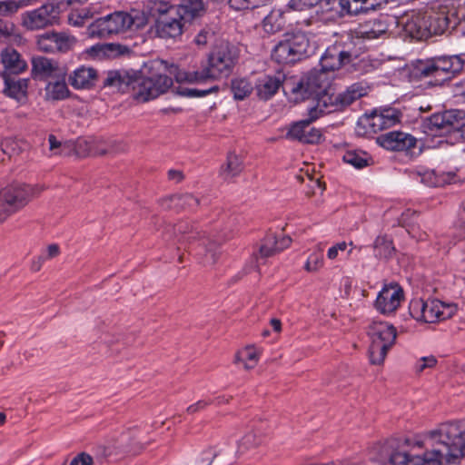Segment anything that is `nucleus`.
<instances>
[{
    "instance_id": "obj_60",
    "label": "nucleus",
    "mask_w": 465,
    "mask_h": 465,
    "mask_svg": "<svg viewBox=\"0 0 465 465\" xmlns=\"http://www.w3.org/2000/svg\"><path fill=\"white\" fill-rule=\"evenodd\" d=\"M48 143H49V150L53 153V154H57L58 153L57 149L60 148L61 143L53 134L49 135Z\"/></svg>"
},
{
    "instance_id": "obj_28",
    "label": "nucleus",
    "mask_w": 465,
    "mask_h": 465,
    "mask_svg": "<svg viewBox=\"0 0 465 465\" xmlns=\"http://www.w3.org/2000/svg\"><path fill=\"white\" fill-rule=\"evenodd\" d=\"M312 98L316 103L309 108L311 119H317L322 114H329L340 106L339 103L335 101V95L330 94L328 89L320 95L312 96Z\"/></svg>"
},
{
    "instance_id": "obj_47",
    "label": "nucleus",
    "mask_w": 465,
    "mask_h": 465,
    "mask_svg": "<svg viewBox=\"0 0 465 465\" xmlns=\"http://www.w3.org/2000/svg\"><path fill=\"white\" fill-rule=\"evenodd\" d=\"M320 0H290L286 5L287 11H307L319 4Z\"/></svg>"
},
{
    "instance_id": "obj_6",
    "label": "nucleus",
    "mask_w": 465,
    "mask_h": 465,
    "mask_svg": "<svg viewBox=\"0 0 465 465\" xmlns=\"http://www.w3.org/2000/svg\"><path fill=\"white\" fill-rule=\"evenodd\" d=\"M336 69H325L320 61V68L312 69L306 75L298 81L291 79L285 87L295 95L296 99H307L314 95H320L329 88L331 75Z\"/></svg>"
},
{
    "instance_id": "obj_54",
    "label": "nucleus",
    "mask_w": 465,
    "mask_h": 465,
    "mask_svg": "<svg viewBox=\"0 0 465 465\" xmlns=\"http://www.w3.org/2000/svg\"><path fill=\"white\" fill-rule=\"evenodd\" d=\"M437 362V360L433 356H428L421 358L416 365V371L419 372L423 371L427 368L433 367Z\"/></svg>"
},
{
    "instance_id": "obj_53",
    "label": "nucleus",
    "mask_w": 465,
    "mask_h": 465,
    "mask_svg": "<svg viewBox=\"0 0 465 465\" xmlns=\"http://www.w3.org/2000/svg\"><path fill=\"white\" fill-rule=\"evenodd\" d=\"M92 456L85 452L79 453L70 462V465H93Z\"/></svg>"
},
{
    "instance_id": "obj_32",
    "label": "nucleus",
    "mask_w": 465,
    "mask_h": 465,
    "mask_svg": "<svg viewBox=\"0 0 465 465\" xmlns=\"http://www.w3.org/2000/svg\"><path fill=\"white\" fill-rule=\"evenodd\" d=\"M412 177L420 178V183L427 186H443L450 183L452 177L448 174H437L433 170H429L424 167H417L411 171Z\"/></svg>"
},
{
    "instance_id": "obj_62",
    "label": "nucleus",
    "mask_w": 465,
    "mask_h": 465,
    "mask_svg": "<svg viewBox=\"0 0 465 465\" xmlns=\"http://www.w3.org/2000/svg\"><path fill=\"white\" fill-rule=\"evenodd\" d=\"M168 178L175 183H179L183 179V174L178 170H170L168 172Z\"/></svg>"
},
{
    "instance_id": "obj_36",
    "label": "nucleus",
    "mask_w": 465,
    "mask_h": 465,
    "mask_svg": "<svg viewBox=\"0 0 465 465\" xmlns=\"http://www.w3.org/2000/svg\"><path fill=\"white\" fill-rule=\"evenodd\" d=\"M242 171V162L241 158L235 153H229L225 165H223L220 170V176L229 181L237 176Z\"/></svg>"
},
{
    "instance_id": "obj_5",
    "label": "nucleus",
    "mask_w": 465,
    "mask_h": 465,
    "mask_svg": "<svg viewBox=\"0 0 465 465\" xmlns=\"http://www.w3.org/2000/svg\"><path fill=\"white\" fill-rule=\"evenodd\" d=\"M464 118L462 111H445L424 118L420 127L423 133L430 136H450V142L452 143L461 140Z\"/></svg>"
},
{
    "instance_id": "obj_40",
    "label": "nucleus",
    "mask_w": 465,
    "mask_h": 465,
    "mask_svg": "<svg viewBox=\"0 0 465 465\" xmlns=\"http://www.w3.org/2000/svg\"><path fill=\"white\" fill-rule=\"evenodd\" d=\"M374 254L380 258H389L394 252L392 242L386 236H378L373 242Z\"/></svg>"
},
{
    "instance_id": "obj_25",
    "label": "nucleus",
    "mask_w": 465,
    "mask_h": 465,
    "mask_svg": "<svg viewBox=\"0 0 465 465\" xmlns=\"http://www.w3.org/2000/svg\"><path fill=\"white\" fill-rule=\"evenodd\" d=\"M1 62L4 66V71L1 73L3 77L17 75L27 68L26 62L13 48H6L1 53Z\"/></svg>"
},
{
    "instance_id": "obj_15",
    "label": "nucleus",
    "mask_w": 465,
    "mask_h": 465,
    "mask_svg": "<svg viewBox=\"0 0 465 465\" xmlns=\"http://www.w3.org/2000/svg\"><path fill=\"white\" fill-rule=\"evenodd\" d=\"M77 39L67 32L51 31L37 37V46L40 51L49 54L67 53L76 45Z\"/></svg>"
},
{
    "instance_id": "obj_12",
    "label": "nucleus",
    "mask_w": 465,
    "mask_h": 465,
    "mask_svg": "<svg viewBox=\"0 0 465 465\" xmlns=\"http://www.w3.org/2000/svg\"><path fill=\"white\" fill-rule=\"evenodd\" d=\"M308 48L307 37L302 34H296L277 44L272 57L279 64H293L306 55Z\"/></svg>"
},
{
    "instance_id": "obj_7",
    "label": "nucleus",
    "mask_w": 465,
    "mask_h": 465,
    "mask_svg": "<svg viewBox=\"0 0 465 465\" xmlns=\"http://www.w3.org/2000/svg\"><path fill=\"white\" fill-rule=\"evenodd\" d=\"M370 338L369 356L372 364H381L388 351L397 337L393 325L383 322H373L368 329Z\"/></svg>"
},
{
    "instance_id": "obj_34",
    "label": "nucleus",
    "mask_w": 465,
    "mask_h": 465,
    "mask_svg": "<svg viewBox=\"0 0 465 465\" xmlns=\"http://www.w3.org/2000/svg\"><path fill=\"white\" fill-rule=\"evenodd\" d=\"M368 93V87L362 83H355L350 85L344 92L335 95V101L341 107L350 105L355 100L364 96Z\"/></svg>"
},
{
    "instance_id": "obj_43",
    "label": "nucleus",
    "mask_w": 465,
    "mask_h": 465,
    "mask_svg": "<svg viewBox=\"0 0 465 465\" xmlns=\"http://www.w3.org/2000/svg\"><path fill=\"white\" fill-rule=\"evenodd\" d=\"M237 359L243 362L245 369H252L259 360V352L253 346H248L239 351Z\"/></svg>"
},
{
    "instance_id": "obj_29",
    "label": "nucleus",
    "mask_w": 465,
    "mask_h": 465,
    "mask_svg": "<svg viewBox=\"0 0 465 465\" xmlns=\"http://www.w3.org/2000/svg\"><path fill=\"white\" fill-rule=\"evenodd\" d=\"M133 80L125 72L110 71L104 79V87L112 92L125 93L131 91Z\"/></svg>"
},
{
    "instance_id": "obj_59",
    "label": "nucleus",
    "mask_w": 465,
    "mask_h": 465,
    "mask_svg": "<svg viewBox=\"0 0 465 465\" xmlns=\"http://www.w3.org/2000/svg\"><path fill=\"white\" fill-rule=\"evenodd\" d=\"M60 253V248L57 244H50L46 249V253L43 254L46 260L53 259L58 256Z\"/></svg>"
},
{
    "instance_id": "obj_41",
    "label": "nucleus",
    "mask_w": 465,
    "mask_h": 465,
    "mask_svg": "<svg viewBox=\"0 0 465 465\" xmlns=\"http://www.w3.org/2000/svg\"><path fill=\"white\" fill-rule=\"evenodd\" d=\"M231 88L234 98L237 100L244 99L253 89L252 83L245 78L232 80Z\"/></svg>"
},
{
    "instance_id": "obj_2",
    "label": "nucleus",
    "mask_w": 465,
    "mask_h": 465,
    "mask_svg": "<svg viewBox=\"0 0 465 465\" xmlns=\"http://www.w3.org/2000/svg\"><path fill=\"white\" fill-rule=\"evenodd\" d=\"M365 46L353 31L341 34L335 42L327 47L322 55V64L325 69H340L347 64H351L355 71L368 72L369 61L360 58Z\"/></svg>"
},
{
    "instance_id": "obj_11",
    "label": "nucleus",
    "mask_w": 465,
    "mask_h": 465,
    "mask_svg": "<svg viewBox=\"0 0 465 465\" xmlns=\"http://www.w3.org/2000/svg\"><path fill=\"white\" fill-rule=\"evenodd\" d=\"M172 84V77L165 74L137 76L133 80L131 94L138 103H145L164 94Z\"/></svg>"
},
{
    "instance_id": "obj_35",
    "label": "nucleus",
    "mask_w": 465,
    "mask_h": 465,
    "mask_svg": "<svg viewBox=\"0 0 465 465\" xmlns=\"http://www.w3.org/2000/svg\"><path fill=\"white\" fill-rule=\"evenodd\" d=\"M199 200L192 194H176L163 200V206L167 209H193Z\"/></svg>"
},
{
    "instance_id": "obj_21",
    "label": "nucleus",
    "mask_w": 465,
    "mask_h": 465,
    "mask_svg": "<svg viewBox=\"0 0 465 465\" xmlns=\"http://www.w3.org/2000/svg\"><path fill=\"white\" fill-rule=\"evenodd\" d=\"M365 121L373 133L395 125L400 121V112L395 108H384L380 111H374Z\"/></svg>"
},
{
    "instance_id": "obj_64",
    "label": "nucleus",
    "mask_w": 465,
    "mask_h": 465,
    "mask_svg": "<svg viewBox=\"0 0 465 465\" xmlns=\"http://www.w3.org/2000/svg\"><path fill=\"white\" fill-rule=\"evenodd\" d=\"M271 326L272 327V329L275 331H280L281 329H282V323L280 322V320L278 319H272L271 320Z\"/></svg>"
},
{
    "instance_id": "obj_39",
    "label": "nucleus",
    "mask_w": 465,
    "mask_h": 465,
    "mask_svg": "<svg viewBox=\"0 0 465 465\" xmlns=\"http://www.w3.org/2000/svg\"><path fill=\"white\" fill-rule=\"evenodd\" d=\"M342 159L346 163L357 169L368 166L371 161V157L368 153L361 150H348L343 154Z\"/></svg>"
},
{
    "instance_id": "obj_23",
    "label": "nucleus",
    "mask_w": 465,
    "mask_h": 465,
    "mask_svg": "<svg viewBox=\"0 0 465 465\" xmlns=\"http://www.w3.org/2000/svg\"><path fill=\"white\" fill-rule=\"evenodd\" d=\"M389 26L384 19H372L361 24L354 32L363 44L365 40H374L386 35Z\"/></svg>"
},
{
    "instance_id": "obj_46",
    "label": "nucleus",
    "mask_w": 465,
    "mask_h": 465,
    "mask_svg": "<svg viewBox=\"0 0 465 465\" xmlns=\"http://www.w3.org/2000/svg\"><path fill=\"white\" fill-rule=\"evenodd\" d=\"M324 264V259L322 254V250L319 249L316 252H313L308 257L304 268L308 272H317L319 271Z\"/></svg>"
},
{
    "instance_id": "obj_24",
    "label": "nucleus",
    "mask_w": 465,
    "mask_h": 465,
    "mask_svg": "<svg viewBox=\"0 0 465 465\" xmlns=\"http://www.w3.org/2000/svg\"><path fill=\"white\" fill-rule=\"evenodd\" d=\"M381 144L387 150L405 151L415 146L416 139L406 133L391 132L380 137Z\"/></svg>"
},
{
    "instance_id": "obj_48",
    "label": "nucleus",
    "mask_w": 465,
    "mask_h": 465,
    "mask_svg": "<svg viewBox=\"0 0 465 465\" xmlns=\"http://www.w3.org/2000/svg\"><path fill=\"white\" fill-rule=\"evenodd\" d=\"M278 243L277 238L273 235L267 236L260 247L259 252L262 257H270L278 252L275 250L276 244Z\"/></svg>"
},
{
    "instance_id": "obj_52",
    "label": "nucleus",
    "mask_w": 465,
    "mask_h": 465,
    "mask_svg": "<svg viewBox=\"0 0 465 465\" xmlns=\"http://www.w3.org/2000/svg\"><path fill=\"white\" fill-rule=\"evenodd\" d=\"M15 25L10 21L0 19V35L9 37L15 35Z\"/></svg>"
},
{
    "instance_id": "obj_26",
    "label": "nucleus",
    "mask_w": 465,
    "mask_h": 465,
    "mask_svg": "<svg viewBox=\"0 0 465 465\" xmlns=\"http://www.w3.org/2000/svg\"><path fill=\"white\" fill-rule=\"evenodd\" d=\"M32 74L35 77L45 79L64 74L59 63L45 56H36L32 59Z\"/></svg>"
},
{
    "instance_id": "obj_45",
    "label": "nucleus",
    "mask_w": 465,
    "mask_h": 465,
    "mask_svg": "<svg viewBox=\"0 0 465 465\" xmlns=\"http://www.w3.org/2000/svg\"><path fill=\"white\" fill-rule=\"evenodd\" d=\"M262 440L257 435L256 432H249L245 434L242 439L238 443V450L237 452L243 453L249 449H252L255 446H258L261 443Z\"/></svg>"
},
{
    "instance_id": "obj_9",
    "label": "nucleus",
    "mask_w": 465,
    "mask_h": 465,
    "mask_svg": "<svg viewBox=\"0 0 465 465\" xmlns=\"http://www.w3.org/2000/svg\"><path fill=\"white\" fill-rule=\"evenodd\" d=\"M39 189L27 184H12L0 190V223L25 207L39 193Z\"/></svg>"
},
{
    "instance_id": "obj_51",
    "label": "nucleus",
    "mask_w": 465,
    "mask_h": 465,
    "mask_svg": "<svg viewBox=\"0 0 465 465\" xmlns=\"http://www.w3.org/2000/svg\"><path fill=\"white\" fill-rule=\"evenodd\" d=\"M348 245L352 246V242L347 243L346 242H340L330 247L327 251V257L329 260H335L338 258L340 252H345L348 248Z\"/></svg>"
},
{
    "instance_id": "obj_3",
    "label": "nucleus",
    "mask_w": 465,
    "mask_h": 465,
    "mask_svg": "<svg viewBox=\"0 0 465 465\" xmlns=\"http://www.w3.org/2000/svg\"><path fill=\"white\" fill-rule=\"evenodd\" d=\"M236 59V53L232 47L227 45H221L210 54L207 64L202 70L188 73L181 70L176 65H172L169 68V73L173 75L178 83H203L209 79L228 76Z\"/></svg>"
},
{
    "instance_id": "obj_1",
    "label": "nucleus",
    "mask_w": 465,
    "mask_h": 465,
    "mask_svg": "<svg viewBox=\"0 0 465 465\" xmlns=\"http://www.w3.org/2000/svg\"><path fill=\"white\" fill-rule=\"evenodd\" d=\"M465 427L460 421L446 422L429 430L421 440H406L392 450L387 465H449L464 457Z\"/></svg>"
},
{
    "instance_id": "obj_31",
    "label": "nucleus",
    "mask_w": 465,
    "mask_h": 465,
    "mask_svg": "<svg viewBox=\"0 0 465 465\" xmlns=\"http://www.w3.org/2000/svg\"><path fill=\"white\" fill-rule=\"evenodd\" d=\"M5 93L15 100L21 102L25 99L27 88H28V79L27 78H19L16 75L5 76Z\"/></svg>"
},
{
    "instance_id": "obj_16",
    "label": "nucleus",
    "mask_w": 465,
    "mask_h": 465,
    "mask_svg": "<svg viewBox=\"0 0 465 465\" xmlns=\"http://www.w3.org/2000/svg\"><path fill=\"white\" fill-rule=\"evenodd\" d=\"M425 23L427 24L430 36L433 35H442L445 31L457 25L456 17L450 14L446 6L436 9L431 7L423 11Z\"/></svg>"
},
{
    "instance_id": "obj_30",
    "label": "nucleus",
    "mask_w": 465,
    "mask_h": 465,
    "mask_svg": "<svg viewBox=\"0 0 465 465\" xmlns=\"http://www.w3.org/2000/svg\"><path fill=\"white\" fill-rule=\"evenodd\" d=\"M172 7L179 13L186 23L203 15L205 13L203 0H182L180 5Z\"/></svg>"
},
{
    "instance_id": "obj_10",
    "label": "nucleus",
    "mask_w": 465,
    "mask_h": 465,
    "mask_svg": "<svg viewBox=\"0 0 465 465\" xmlns=\"http://www.w3.org/2000/svg\"><path fill=\"white\" fill-rule=\"evenodd\" d=\"M153 14L160 16L155 23V31L161 38H177L182 35L185 21L172 6L163 1L154 2L151 6Z\"/></svg>"
},
{
    "instance_id": "obj_44",
    "label": "nucleus",
    "mask_w": 465,
    "mask_h": 465,
    "mask_svg": "<svg viewBox=\"0 0 465 465\" xmlns=\"http://www.w3.org/2000/svg\"><path fill=\"white\" fill-rule=\"evenodd\" d=\"M414 70L417 76L432 77L436 81V64L434 58L427 61H419Z\"/></svg>"
},
{
    "instance_id": "obj_18",
    "label": "nucleus",
    "mask_w": 465,
    "mask_h": 465,
    "mask_svg": "<svg viewBox=\"0 0 465 465\" xmlns=\"http://www.w3.org/2000/svg\"><path fill=\"white\" fill-rule=\"evenodd\" d=\"M287 83H291V79L285 81L284 74L280 72L274 75L261 76L256 82V94L262 100H269L277 93L281 86H282L284 91H289V88L285 87Z\"/></svg>"
},
{
    "instance_id": "obj_17",
    "label": "nucleus",
    "mask_w": 465,
    "mask_h": 465,
    "mask_svg": "<svg viewBox=\"0 0 465 465\" xmlns=\"http://www.w3.org/2000/svg\"><path fill=\"white\" fill-rule=\"evenodd\" d=\"M403 299V290L397 283L385 285L379 292L375 301L376 309L383 313L390 314L394 312Z\"/></svg>"
},
{
    "instance_id": "obj_58",
    "label": "nucleus",
    "mask_w": 465,
    "mask_h": 465,
    "mask_svg": "<svg viewBox=\"0 0 465 465\" xmlns=\"http://www.w3.org/2000/svg\"><path fill=\"white\" fill-rule=\"evenodd\" d=\"M210 403H211V401L201 400V401H197L196 403L190 405L186 409V412L188 414H194L198 411L204 410Z\"/></svg>"
},
{
    "instance_id": "obj_14",
    "label": "nucleus",
    "mask_w": 465,
    "mask_h": 465,
    "mask_svg": "<svg viewBox=\"0 0 465 465\" xmlns=\"http://www.w3.org/2000/svg\"><path fill=\"white\" fill-rule=\"evenodd\" d=\"M385 3V0H326V5L336 11L339 18L367 15Z\"/></svg>"
},
{
    "instance_id": "obj_13",
    "label": "nucleus",
    "mask_w": 465,
    "mask_h": 465,
    "mask_svg": "<svg viewBox=\"0 0 465 465\" xmlns=\"http://www.w3.org/2000/svg\"><path fill=\"white\" fill-rule=\"evenodd\" d=\"M60 12L59 5L55 2H48L23 13L21 25L30 31L45 29L58 23Z\"/></svg>"
},
{
    "instance_id": "obj_33",
    "label": "nucleus",
    "mask_w": 465,
    "mask_h": 465,
    "mask_svg": "<svg viewBox=\"0 0 465 465\" xmlns=\"http://www.w3.org/2000/svg\"><path fill=\"white\" fill-rule=\"evenodd\" d=\"M167 238L174 236L179 242H191L200 237V232L186 222H181L173 226H168L165 231Z\"/></svg>"
},
{
    "instance_id": "obj_56",
    "label": "nucleus",
    "mask_w": 465,
    "mask_h": 465,
    "mask_svg": "<svg viewBox=\"0 0 465 465\" xmlns=\"http://www.w3.org/2000/svg\"><path fill=\"white\" fill-rule=\"evenodd\" d=\"M218 455V452L210 449L203 452L202 457L197 461V465H211L214 457Z\"/></svg>"
},
{
    "instance_id": "obj_4",
    "label": "nucleus",
    "mask_w": 465,
    "mask_h": 465,
    "mask_svg": "<svg viewBox=\"0 0 465 465\" xmlns=\"http://www.w3.org/2000/svg\"><path fill=\"white\" fill-rule=\"evenodd\" d=\"M147 24L145 14L133 9L131 12H114L95 19L87 28L92 38H109L128 30H137Z\"/></svg>"
},
{
    "instance_id": "obj_38",
    "label": "nucleus",
    "mask_w": 465,
    "mask_h": 465,
    "mask_svg": "<svg viewBox=\"0 0 465 465\" xmlns=\"http://www.w3.org/2000/svg\"><path fill=\"white\" fill-rule=\"evenodd\" d=\"M284 26V19L280 10H272L262 20V28L268 34H275Z\"/></svg>"
},
{
    "instance_id": "obj_20",
    "label": "nucleus",
    "mask_w": 465,
    "mask_h": 465,
    "mask_svg": "<svg viewBox=\"0 0 465 465\" xmlns=\"http://www.w3.org/2000/svg\"><path fill=\"white\" fill-rule=\"evenodd\" d=\"M436 64V83L450 80L463 69V62L457 55L434 58Z\"/></svg>"
},
{
    "instance_id": "obj_19",
    "label": "nucleus",
    "mask_w": 465,
    "mask_h": 465,
    "mask_svg": "<svg viewBox=\"0 0 465 465\" xmlns=\"http://www.w3.org/2000/svg\"><path fill=\"white\" fill-rule=\"evenodd\" d=\"M315 119L302 120L293 124L289 129L286 136L292 140H297L304 143H317L321 141V132L312 126Z\"/></svg>"
},
{
    "instance_id": "obj_61",
    "label": "nucleus",
    "mask_w": 465,
    "mask_h": 465,
    "mask_svg": "<svg viewBox=\"0 0 465 465\" xmlns=\"http://www.w3.org/2000/svg\"><path fill=\"white\" fill-rule=\"evenodd\" d=\"M278 243L276 244L275 250L279 252L288 248L292 242V239L289 236H283L281 239H277Z\"/></svg>"
},
{
    "instance_id": "obj_8",
    "label": "nucleus",
    "mask_w": 465,
    "mask_h": 465,
    "mask_svg": "<svg viewBox=\"0 0 465 465\" xmlns=\"http://www.w3.org/2000/svg\"><path fill=\"white\" fill-rule=\"evenodd\" d=\"M457 306L444 303L439 300L413 299L409 305L411 316L419 322L435 323L444 321L455 314Z\"/></svg>"
},
{
    "instance_id": "obj_22",
    "label": "nucleus",
    "mask_w": 465,
    "mask_h": 465,
    "mask_svg": "<svg viewBox=\"0 0 465 465\" xmlns=\"http://www.w3.org/2000/svg\"><path fill=\"white\" fill-rule=\"evenodd\" d=\"M406 35L417 40L430 37L427 24L425 23L423 11L412 12L408 15L403 25Z\"/></svg>"
},
{
    "instance_id": "obj_37",
    "label": "nucleus",
    "mask_w": 465,
    "mask_h": 465,
    "mask_svg": "<svg viewBox=\"0 0 465 465\" xmlns=\"http://www.w3.org/2000/svg\"><path fill=\"white\" fill-rule=\"evenodd\" d=\"M70 91L64 81L49 82L45 89V97L48 101L64 100L69 96Z\"/></svg>"
},
{
    "instance_id": "obj_49",
    "label": "nucleus",
    "mask_w": 465,
    "mask_h": 465,
    "mask_svg": "<svg viewBox=\"0 0 465 465\" xmlns=\"http://www.w3.org/2000/svg\"><path fill=\"white\" fill-rule=\"evenodd\" d=\"M218 91V86L213 85L208 89L200 90L196 88H184L182 91H178V93L182 95L190 96V97H203L206 96L211 93H215Z\"/></svg>"
},
{
    "instance_id": "obj_57",
    "label": "nucleus",
    "mask_w": 465,
    "mask_h": 465,
    "mask_svg": "<svg viewBox=\"0 0 465 465\" xmlns=\"http://www.w3.org/2000/svg\"><path fill=\"white\" fill-rule=\"evenodd\" d=\"M211 36L212 33L210 30L203 29L195 36L194 43L199 46H204Z\"/></svg>"
},
{
    "instance_id": "obj_27",
    "label": "nucleus",
    "mask_w": 465,
    "mask_h": 465,
    "mask_svg": "<svg viewBox=\"0 0 465 465\" xmlns=\"http://www.w3.org/2000/svg\"><path fill=\"white\" fill-rule=\"evenodd\" d=\"M97 72L92 67L82 65L74 70L68 76V83L74 89H89L94 85Z\"/></svg>"
},
{
    "instance_id": "obj_42",
    "label": "nucleus",
    "mask_w": 465,
    "mask_h": 465,
    "mask_svg": "<svg viewBox=\"0 0 465 465\" xmlns=\"http://www.w3.org/2000/svg\"><path fill=\"white\" fill-rule=\"evenodd\" d=\"M94 13L95 11L89 7L74 10L68 15V23L73 26H83L87 20L93 18Z\"/></svg>"
},
{
    "instance_id": "obj_63",
    "label": "nucleus",
    "mask_w": 465,
    "mask_h": 465,
    "mask_svg": "<svg viewBox=\"0 0 465 465\" xmlns=\"http://www.w3.org/2000/svg\"><path fill=\"white\" fill-rule=\"evenodd\" d=\"M45 261V257L44 255H40L35 261H34L32 265L33 270L39 271Z\"/></svg>"
},
{
    "instance_id": "obj_50",
    "label": "nucleus",
    "mask_w": 465,
    "mask_h": 465,
    "mask_svg": "<svg viewBox=\"0 0 465 465\" xmlns=\"http://www.w3.org/2000/svg\"><path fill=\"white\" fill-rule=\"evenodd\" d=\"M262 0H229V5L234 10L252 9L261 4Z\"/></svg>"
},
{
    "instance_id": "obj_55",
    "label": "nucleus",
    "mask_w": 465,
    "mask_h": 465,
    "mask_svg": "<svg viewBox=\"0 0 465 465\" xmlns=\"http://www.w3.org/2000/svg\"><path fill=\"white\" fill-rule=\"evenodd\" d=\"M206 249V256L207 262L214 263L217 261V252H216V244L215 242L209 241L207 244H205Z\"/></svg>"
}]
</instances>
